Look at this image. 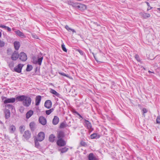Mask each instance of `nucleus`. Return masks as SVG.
<instances>
[{
  "mask_svg": "<svg viewBox=\"0 0 160 160\" xmlns=\"http://www.w3.org/2000/svg\"><path fill=\"white\" fill-rule=\"evenodd\" d=\"M16 100L18 101L22 102L24 106L29 107L31 104V98L29 96L24 95L18 96L16 97Z\"/></svg>",
  "mask_w": 160,
  "mask_h": 160,
  "instance_id": "obj_1",
  "label": "nucleus"
},
{
  "mask_svg": "<svg viewBox=\"0 0 160 160\" xmlns=\"http://www.w3.org/2000/svg\"><path fill=\"white\" fill-rule=\"evenodd\" d=\"M16 100V98H7L5 97H3L2 98V100H4V104H7L8 103H13Z\"/></svg>",
  "mask_w": 160,
  "mask_h": 160,
  "instance_id": "obj_2",
  "label": "nucleus"
},
{
  "mask_svg": "<svg viewBox=\"0 0 160 160\" xmlns=\"http://www.w3.org/2000/svg\"><path fill=\"white\" fill-rule=\"evenodd\" d=\"M23 66V65L21 64H18L17 66L14 68L12 70L18 73H20L21 72Z\"/></svg>",
  "mask_w": 160,
  "mask_h": 160,
  "instance_id": "obj_3",
  "label": "nucleus"
},
{
  "mask_svg": "<svg viewBox=\"0 0 160 160\" xmlns=\"http://www.w3.org/2000/svg\"><path fill=\"white\" fill-rule=\"evenodd\" d=\"M45 138V134L43 132H40L38 134L37 140L39 141H42Z\"/></svg>",
  "mask_w": 160,
  "mask_h": 160,
  "instance_id": "obj_4",
  "label": "nucleus"
},
{
  "mask_svg": "<svg viewBox=\"0 0 160 160\" xmlns=\"http://www.w3.org/2000/svg\"><path fill=\"white\" fill-rule=\"evenodd\" d=\"M57 143L58 146L60 147L65 146L66 144L65 141L62 139H58L57 141Z\"/></svg>",
  "mask_w": 160,
  "mask_h": 160,
  "instance_id": "obj_5",
  "label": "nucleus"
},
{
  "mask_svg": "<svg viewBox=\"0 0 160 160\" xmlns=\"http://www.w3.org/2000/svg\"><path fill=\"white\" fill-rule=\"evenodd\" d=\"M19 59L22 61H25L27 59V56L24 52L20 53L19 55Z\"/></svg>",
  "mask_w": 160,
  "mask_h": 160,
  "instance_id": "obj_6",
  "label": "nucleus"
},
{
  "mask_svg": "<svg viewBox=\"0 0 160 160\" xmlns=\"http://www.w3.org/2000/svg\"><path fill=\"white\" fill-rule=\"evenodd\" d=\"M31 134L30 132L28 130H27L24 132L23 137L26 140H28L31 137Z\"/></svg>",
  "mask_w": 160,
  "mask_h": 160,
  "instance_id": "obj_7",
  "label": "nucleus"
},
{
  "mask_svg": "<svg viewBox=\"0 0 160 160\" xmlns=\"http://www.w3.org/2000/svg\"><path fill=\"white\" fill-rule=\"evenodd\" d=\"M19 55L18 52L15 51L12 53L11 57V59L13 61H15L18 58Z\"/></svg>",
  "mask_w": 160,
  "mask_h": 160,
  "instance_id": "obj_8",
  "label": "nucleus"
},
{
  "mask_svg": "<svg viewBox=\"0 0 160 160\" xmlns=\"http://www.w3.org/2000/svg\"><path fill=\"white\" fill-rule=\"evenodd\" d=\"M39 122L43 125H45L47 123V120L43 117H40L39 118Z\"/></svg>",
  "mask_w": 160,
  "mask_h": 160,
  "instance_id": "obj_9",
  "label": "nucleus"
},
{
  "mask_svg": "<svg viewBox=\"0 0 160 160\" xmlns=\"http://www.w3.org/2000/svg\"><path fill=\"white\" fill-rule=\"evenodd\" d=\"M52 103L50 100H47L45 102L44 106L48 108H50L52 107Z\"/></svg>",
  "mask_w": 160,
  "mask_h": 160,
  "instance_id": "obj_10",
  "label": "nucleus"
},
{
  "mask_svg": "<svg viewBox=\"0 0 160 160\" xmlns=\"http://www.w3.org/2000/svg\"><path fill=\"white\" fill-rule=\"evenodd\" d=\"M86 6L85 5L80 3L77 6V8L81 11H83L86 9Z\"/></svg>",
  "mask_w": 160,
  "mask_h": 160,
  "instance_id": "obj_11",
  "label": "nucleus"
},
{
  "mask_svg": "<svg viewBox=\"0 0 160 160\" xmlns=\"http://www.w3.org/2000/svg\"><path fill=\"white\" fill-rule=\"evenodd\" d=\"M139 15H141L143 18L146 19L150 17V14L144 12H141L139 13Z\"/></svg>",
  "mask_w": 160,
  "mask_h": 160,
  "instance_id": "obj_12",
  "label": "nucleus"
},
{
  "mask_svg": "<svg viewBox=\"0 0 160 160\" xmlns=\"http://www.w3.org/2000/svg\"><path fill=\"white\" fill-rule=\"evenodd\" d=\"M59 120V118L57 116H55L52 120V123L53 125H56L58 123Z\"/></svg>",
  "mask_w": 160,
  "mask_h": 160,
  "instance_id": "obj_13",
  "label": "nucleus"
},
{
  "mask_svg": "<svg viewBox=\"0 0 160 160\" xmlns=\"http://www.w3.org/2000/svg\"><path fill=\"white\" fill-rule=\"evenodd\" d=\"M8 129L10 133H13L16 130V128L13 125H10Z\"/></svg>",
  "mask_w": 160,
  "mask_h": 160,
  "instance_id": "obj_14",
  "label": "nucleus"
},
{
  "mask_svg": "<svg viewBox=\"0 0 160 160\" xmlns=\"http://www.w3.org/2000/svg\"><path fill=\"white\" fill-rule=\"evenodd\" d=\"M41 99V97L38 95L37 96L36 98L35 102L36 105L38 106L39 105Z\"/></svg>",
  "mask_w": 160,
  "mask_h": 160,
  "instance_id": "obj_15",
  "label": "nucleus"
},
{
  "mask_svg": "<svg viewBox=\"0 0 160 160\" xmlns=\"http://www.w3.org/2000/svg\"><path fill=\"white\" fill-rule=\"evenodd\" d=\"M5 113V117L6 119L8 118L10 116V112L9 110L8 109H6L4 111Z\"/></svg>",
  "mask_w": 160,
  "mask_h": 160,
  "instance_id": "obj_16",
  "label": "nucleus"
},
{
  "mask_svg": "<svg viewBox=\"0 0 160 160\" xmlns=\"http://www.w3.org/2000/svg\"><path fill=\"white\" fill-rule=\"evenodd\" d=\"M64 136V133L62 131H59L58 133L57 137L58 139H62Z\"/></svg>",
  "mask_w": 160,
  "mask_h": 160,
  "instance_id": "obj_17",
  "label": "nucleus"
},
{
  "mask_svg": "<svg viewBox=\"0 0 160 160\" xmlns=\"http://www.w3.org/2000/svg\"><path fill=\"white\" fill-rule=\"evenodd\" d=\"M33 112L32 110L29 111L26 114V117L27 118H29L33 114Z\"/></svg>",
  "mask_w": 160,
  "mask_h": 160,
  "instance_id": "obj_18",
  "label": "nucleus"
},
{
  "mask_svg": "<svg viewBox=\"0 0 160 160\" xmlns=\"http://www.w3.org/2000/svg\"><path fill=\"white\" fill-rule=\"evenodd\" d=\"M15 32L18 35V36H19L20 37H25V35H24V34L21 32L19 30H17L15 31Z\"/></svg>",
  "mask_w": 160,
  "mask_h": 160,
  "instance_id": "obj_19",
  "label": "nucleus"
},
{
  "mask_svg": "<svg viewBox=\"0 0 160 160\" xmlns=\"http://www.w3.org/2000/svg\"><path fill=\"white\" fill-rule=\"evenodd\" d=\"M50 92L55 95L56 96L59 97L60 95L55 90L52 89H50Z\"/></svg>",
  "mask_w": 160,
  "mask_h": 160,
  "instance_id": "obj_20",
  "label": "nucleus"
},
{
  "mask_svg": "<svg viewBox=\"0 0 160 160\" xmlns=\"http://www.w3.org/2000/svg\"><path fill=\"white\" fill-rule=\"evenodd\" d=\"M68 149V148L64 147L62 148H58V150L60 151L61 153H65L66 152Z\"/></svg>",
  "mask_w": 160,
  "mask_h": 160,
  "instance_id": "obj_21",
  "label": "nucleus"
},
{
  "mask_svg": "<svg viewBox=\"0 0 160 160\" xmlns=\"http://www.w3.org/2000/svg\"><path fill=\"white\" fill-rule=\"evenodd\" d=\"M55 136L53 134L50 135L49 137V140L50 142H53L54 141Z\"/></svg>",
  "mask_w": 160,
  "mask_h": 160,
  "instance_id": "obj_22",
  "label": "nucleus"
},
{
  "mask_svg": "<svg viewBox=\"0 0 160 160\" xmlns=\"http://www.w3.org/2000/svg\"><path fill=\"white\" fill-rule=\"evenodd\" d=\"M14 44L15 49L17 50H18L20 46L19 42H18L16 41L15 42Z\"/></svg>",
  "mask_w": 160,
  "mask_h": 160,
  "instance_id": "obj_23",
  "label": "nucleus"
},
{
  "mask_svg": "<svg viewBox=\"0 0 160 160\" xmlns=\"http://www.w3.org/2000/svg\"><path fill=\"white\" fill-rule=\"evenodd\" d=\"M29 126L32 130H34L35 123L34 122H31Z\"/></svg>",
  "mask_w": 160,
  "mask_h": 160,
  "instance_id": "obj_24",
  "label": "nucleus"
},
{
  "mask_svg": "<svg viewBox=\"0 0 160 160\" xmlns=\"http://www.w3.org/2000/svg\"><path fill=\"white\" fill-rule=\"evenodd\" d=\"M88 158L89 160H94L95 158L93 154L92 153H91L89 154Z\"/></svg>",
  "mask_w": 160,
  "mask_h": 160,
  "instance_id": "obj_25",
  "label": "nucleus"
},
{
  "mask_svg": "<svg viewBox=\"0 0 160 160\" xmlns=\"http://www.w3.org/2000/svg\"><path fill=\"white\" fill-rule=\"evenodd\" d=\"M14 63L13 61H11L8 63V65L9 68L12 70L13 68Z\"/></svg>",
  "mask_w": 160,
  "mask_h": 160,
  "instance_id": "obj_26",
  "label": "nucleus"
},
{
  "mask_svg": "<svg viewBox=\"0 0 160 160\" xmlns=\"http://www.w3.org/2000/svg\"><path fill=\"white\" fill-rule=\"evenodd\" d=\"M85 122L88 128L90 129L92 127L91 123L87 120H85Z\"/></svg>",
  "mask_w": 160,
  "mask_h": 160,
  "instance_id": "obj_27",
  "label": "nucleus"
},
{
  "mask_svg": "<svg viewBox=\"0 0 160 160\" xmlns=\"http://www.w3.org/2000/svg\"><path fill=\"white\" fill-rule=\"evenodd\" d=\"M32 69V65H28L26 68V71H30Z\"/></svg>",
  "mask_w": 160,
  "mask_h": 160,
  "instance_id": "obj_28",
  "label": "nucleus"
},
{
  "mask_svg": "<svg viewBox=\"0 0 160 160\" xmlns=\"http://www.w3.org/2000/svg\"><path fill=\"white\" fill-rule=\"evenodd\" d=\"M43 59V57H41L39 58L38 59L37 63H38L39 65H41L42 63V60Z\"/></svg>",
  "mask_w": 160,
  "mask_h": 160,
  "instance_id": "obj_29",
  "label": "nucleus"
},
{
  "mask_svg": "<svg viewBox=\"0 0 160 160\" xmlns=\"http://www.w3.org/2000/svg\"><path fill=\"white\" fill-rule=\"evenodd\" d=\"M53 110L54 109L52 108L49 110H46V114L49 115L53 111Z\"/></svg>",
  "mask_w": 160,
  "mask_h": 160,
  "instance_id": "obj_30",
  "label": "nucleus"
},
{
  "mask_svg": "<svg viewBox=\"0 0 160 160\" xmlns=\"http://www.w3.org/2000/svg\"><path fill=\"white\" fill-rule=\"evenodd\" d=\"M19 128L21 133H22L25 130V127L24 126H21Z\"/></svg>",
  "mask_w": 160,
  "mask_h": 160,
  "instance_id": "obj_31",
  "label": "nucleus"
},
{
  "mask_svg": "<svg viewBox=\"0 0 160 160\" xmlns=\"http://www.w3.org/2000/svg\"><path fill=\"white\" fill-rule=\"evenodd\" d=\"M38 141H39L37 140V139H36L35 141V147L38 148L40 147L39 144L38 142Z\"/></svg>",
  "mask_w": 160,
  "mask_h": 160,
  "instance_id": "obj_32",
  "label": "nucleus"
},
{
  "mask_svg": "<svg viewBox=\"0 0 160 160\" xmlns=\"http://www.w3.org/2000/svg\"><path fill=\"white\" fill-rule=\"evenodd\" d=\"M65 28L67 29V30L68 31H69V30H70L71 31H72L73 32H76V31L75 30L73 29H72V28H70L69 26L68 25H66L65 26Z\"/></svg>",
  "mask_w": 160,
  "mask_h": 160,
  "instance_id": "obj_33",
  "label": "nucleus"
},
{
  "mask_svg": "<svg viewBox=\"0 0 160 160\" xmlns=\"http://www.w3.org/2000/svg\"><path fill=\"white\" fill-rule=\"evenodd\" d=\"M79 3L72 2L71 5H72L73 7L77 8V6L79 5Z\"/></svg>",
  "mask_w": 160,
  "mask_h": 160,
  "instance_id": "obj_34",
  "label": "nucleus"
},
{
  "mask_svg": "<svg viewBox=\"0 0 160 160\" xmlns=\"http://www.w3.org/2000/svg\"><path fill=\"white\" fill-rule=\"evenodd\" d=\"M5 42L4 41L0 40V48H2L5 45Z\"/></svg>",
  "mask_w": 160,
  "mask_h": 160,
  "instance_id": "obj_35",
  "label": "nucleus"
},
{
  "mask_svg": "<svg viewBox=\"0 0 160 160\" xmlns=\"http://www.w3.org/2000/svg\"><path fill=\"white\" fill-rule=\"evenodd\" d=\"M5 107L8 108L9 109H13L14 107L11 104H7L5 106Z\"/></svg>",
  "mask_w": 160,
  "mask_h": 160,
  "instance_id": "obj_36",
  "label": "nucleus"
},
{
  "mask_svg": "<svg viewBox=\"0 0 160 160\" xmlns=\"http://www.w3.org/2000/svg\"><path fill=\"white\" fill-rule=\"evenodd\" d=\"M66 127V124L64 122L62 123L60 126V128H64Z\"/></svg>",
  "mask_w": 160,
  "mask_h": 160,
  "instance_id": "obj_37",
  "label": "nucleus"
},
{
  "mask_svg": "<svg viewBox=\"0 0 160 160\" xmlns=\"http://www.w3.org/2000/svg\"><path fill=\"white\" fill-rule=\"evenodd\" d=\"M61 47H62V50L65 52H67V49L65 47V45H64V43H62V45H61Z\"/></svg>",
  "mask_w": 160,
  "mask_h": 160,
  "instance_id": "obj_38",
  "label": "nucleus"
},
{
  "mask_svg": "<svg viewBox=\"0 0 160 160\" xmlns=\"http://www.w3.org/2000/svg\"><path fill=\"white\" fill-rule=\"evenodd\" d=\"M25 108L23 106H21L19 108V111L21 113H22L24 111V110Z\"/></svg>",
  "mask_w": 160,
  "mask_h": 160,
  "instance_id": "obj_39",
  "label": "nucleus"
},
{
  "mask_svg": "<svg viewBox=\"0 0 160 160\" xmlns=\"http://www.w3.org/2000/svg\"><path fill=\"white\" fill-rule=\"evenodd\" d=\"M97 136V134L96 133H93L90 135V137L92 139L95 138Z\"/></svg>",
  "mask_w": 160,
  "mask_h": 160,
  "instance_id": "obj_40",
  "label": "nucleus"
},
{
  "mask_svg": "<svg viewBox=\"0 0 160 160\" xmlns=\"http://www.w3.org/2000/svg\"><path fill=\"white\" fill-rule=\"evenodd\" d=\"M59 74L62 75H63V76H65L67 77H68V78H69V76H68V75H67L66 74L64 73H63V72H58Z\"/></svg>",
  "mask_w": 160,
  "mask_h": 160,
  "instance_id": "obj_41",
  "label": "nucleus"
},
{
  "mask_svg": "<svg viewBox=\"0 0 160 160\" xmlns=\"http://www.w3.org/2000/svg\"><path fill=\"white\" fill-rule=\"evenodd\" d=\"M12 50L11 49L8 48L7 50V53L8 55H9L11 54Z\"/></svg>",
  "mask_w": 160,
  "mask_h": 160,
  "instance_id": "obj_42",
  "label": "nucleus"
},
{
  "mask_svg": "<svg viewBox=\"0 0 160 160\" xmlns=\"http://www.w3.org/2000/svg\"><path fill=\"white\" fill-rule=\"evenodd\" d=\"M80 144L81 146H87L86 143L82 141L80 142Z\"/></svg>",
  "mask_w": 160,
  "mask_h": 160,
  "instance_id": "obj_43",
  "label": "nucleus"
},
{
  "mask_svg": "<svg viewBox=\"0 0 160 160\" xmlns=\"http://www.w3.org/2000/svg\"><path fill=\"white\" fill-rule=\"evenodd\" d=\"M156 122L157 123H160V118L159 116H158L157 117L156 119Z\"/></svg>",
  "mask_w": 160,
  "mask_h": 160,
  "instance_id": "obj_44",
  "label": "nucleus"
},
{
  "mask_svg": "<svg viewBox=\"0 0 160 160\" xmlns=\"http://www.w3.org/2000/svg\"><path fill=\"white\" fill-rule=\"evenodd\" d=\"M77 51H78L81 55H83L84 54V52L82 50L79 49H77Z\"/></svg>",
  "mask_w": 160,
  "mask_h": 160,
  "instance_id": "obj_45",
  "label": "nucleus"
},
{
  "mask_svg": "<svg viewBox=\"0 0 160 160\" xmlns=\"http://www.w3.org/2000/svg\"><path fill=\"white\" fill-rule=\"evenodd\" d=\"M135 58L138 61H140V59L139 58V56L138 55H135Z\"/></svg>",
  "mask_w": 160,
  "mask_h": 160,
  "instance_id": "obj_46",
  "label": "nucleus"
},
{
  "mask_svg": "<svg viewBox=\"0 0 160 160\" xmlns=\"http://www.w3.org/2000/svg\"><path fill=\"white\" fill-rule=\"evenodd\" d=\"M7 26H6L3 25H0V27L2 28H4L5 29L7 28Z\"/></svg>",
  "mask_w": 160,
  "mask_h": 160,
  "instance_id": "obj_47",
  "label": "nucleus"
},
{
  "mask_svg": "<svg viewBox=\"0 0 160 160\" xmlns=\"http://www.w3.org/2000/svg\"><path fill=\"white\" fill-rule=\"evenodd\" d=\"M142 111L143 112V115L144 116V114L145 113H147V109H146V108H143V109H142ZM145 116H144V117Z\"/></svg>",
  "mask_w": 160,
  "mask_h": 160,
  "instance_id": "obj_48",
  "label": "nucleus"
},
{
  "mask_svg": "<svg viewBox=\"0 0 160 160\" xmlns=\"http://www.w3.org/2000/svg\"><path fill=\"white\" fill-rule=\"evenodd\" d=\"M32 37L34 38L38 39V36L36 34H32Z\"/></svg>",
  "mask_w": 160,
  "mask_h": 160,
  "instance_id": "obj_49",
  "label": "nucleus"
},
{
  "mask_svg": "<svg viewBox=\"0 0 160 160\" xmlns=\"http://www.w3.org/2000/svg\"><path fill=\"white\" fill-rule=\"evenodd\" d=\"M6 29L9 32H11L12 30L11 29L8 27H7Z\"/></svg>",
  "mask_w": 160,
  "mask_h": 160,
  "instance_id": "obj_50",
  "label": "nucleus"
},
{
  "mask_svg": "<svg viewBox=\"0 0 160 160\" xmlns=\"http://www.w3.org/2000/svg\"><path fill=\"white\" fill-rule=\"evenodd\" d=\"M74 112L76 113V114H77L78 115L79 117H80L81 118H82V116L78 113L77 112H76V111H74Z\"/></svg>",
  "mask_w": 160,
  "mask_h": 160,
  "instance_id": "obj_51",
  "label": "nucleus"
},
{
  "mask_svg": "<svg viewBox=\"0 0 160 160\" xmlns=\"http://www.w3.org/2000/svg\"><path fill=\"white\" fill-rule=\"evenodd\" d=\"M93 56H94V58L95 59V60L97 61V62H98V60H97V58H96L95 56V55H93Z\"/></svg>",
  "mask_w": 160,
  "mask_h": 160,
  "instance_id": "obj_52",
  "label": "nucleus"
},
{
  "mask_svg": "<svg viewBox=\"0 0 160 160\" xmlns=\"http://www.w3.org/2000/svg\"><path fill=\"white\" fill-rule=\"evenodd\" d=\"M152 7H150L149 8H148V9H147V11H148V10H149L152 9Z\"/></svg>",
  "mask_w": 160,
  "mask_h": 160,
  "instance_id": "obj_53",
  "label": "nucleus"
},
{
  "mask_svg": "<svg viewBox=\"0 0 160 160\" xmlns=\"http://www.w3.org/2000/svg\"><path fill=\"white\" fill-rule=\"evenodd\" d=\"M146 2L148 6H150L149 3L148 2Z\"/></svg>",
  "mask_w": 160,
  "mask_h": 160,
  "instance_id": "obj_54",
  "label": "nucleus"
},
{
  "mask_svg": "<svg viewBox=\"0 0 160 160\" xmlns=\"http://www.w3.org/2000/svg\"><path fill=\"white\" fill-rule=\"evenodd\" d=\"M148 72H149V73H153V72H151V71H149H149H148Z\"/></svg>",
  "mask_w": 160,
  "mask_h": 160,
  "instance_id": "obj_55",
  "label": "nucleus"
},
{
  "mask_svg": "<svg viewBox=\"0 0 160 160\" xmlns=\"http://www.w3.org/2000/svg\"><path fill=\"white\" fill-rule=\"evenodd\" d=\"M158 10L159 11H160V8H157Z\"/></svg>",
  "mask_w": 160,
  "mask_h": 160,
  "instance_id": "obj_56",
  "label": "nucleus"
},
{
  "mask_svg": "<svg viewBox=\"0 0 160 160\" xmlns=\"http://www.w3.org/2000/svg\"><path fill=\"white\" fill-rule=\"evenodd\" d=\"M1 32H0V37H1Z\"/></svg>",
  "mask_w": 160,
  "mask_h": 160,
  "instance_id": "obj_57",
  "label": "nucleus"
},
{
  "mask_svg": "<svg viewBox=\"0 0 160 160\" xmlns=\"http://www.w3.org/2000/svg\"><path fill=\"white\" fill-rule=\"evenodd\" d=\"M141 68H143V69H145V68L143 67H142Z\"/></svg>",
  "mask_w": 160,
  "mask_h": 160,
  "instance_id": "obj_58",
  "label": "nucleus"
},
{
  "mask_svg": "<svg viewBox=\"0 0 160 160\" xmlns=\"http://www.w3.org/2000/svg\"><path fill=\"white\" fill-rule=\"evenodd\" d=\"M12 30H14V29H12Z\"/></svg>",
  "mask_w": 160,
  "mask_h": 160,
  "instance_id": "obj_59",
  "label": "nucleus"
}]
</instances>
